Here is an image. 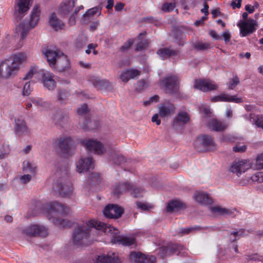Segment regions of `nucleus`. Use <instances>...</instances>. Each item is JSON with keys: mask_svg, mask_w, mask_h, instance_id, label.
Segmentation results:
<instances>
[{"mask_svg": "<svg viewBox=\"0 0 263 263\" xmlns=\"http://www.w3.org/2000/svg\"><path fill=\"white\" fill-rule=\"evenodd\" d=\"M102 230L105 233H111L112 236L110 242L113 244L118 243L125 246H130L136 242L133 237H125L119 234V231L114 227L101 221L90 220L83 225L78 226L72 234L73 243L76 245H87L89 242L90 231L92 229Z\"/></svg>", "mask_w": 263, "mask_h": 263, "instance_id": "obj_1", "label": "nucleus"}, {"mask_svg": "<svg viewBox=\"0 0 263 263\" xmlns=\"http://www.w3.org/2000/svg\"><path fill=\"white\" fill-rule=\"evenodd\" d=\"M26 59V55L25 53H18L2 62L0 64V77L7 79L14 74Z\"/></svg>", "mask_w": 263, "mask_h": 263, "instance_id": "obj_2", "label": "nucleus"}, {"mask_svg": "<svg viewBox=\"0 0 263 263\" xmlns=\"http://www.w3.org/2000/svg\"><path fill=\"white\" fill-rule=\"evenodd\" d=\"M49 211L47 213V217L49 219H52L53 222L59 227L64 228H69L71 227V222L68 220L61 218H53L51 216V212H54L62 214H66L68 212V208L58 201H53L48 205Z\"/></svg>", "mask_w": 263, "mask_h": 263, "instance_id": "obj_3", "label": "nucleus"}, {"mask_svg": "<svg viewBox=\"0 0 263 263\" xmlns=\"http://www.w3.org/2000/svg\"><path fill=\"white\" fill-rule=\"evenodd\" d=\"M39 7L38 6H35L30 15L29 24L27 23L21 22L16 26V32H20L21 39H24L30 28L35 27L39 20Z\"/></svg>", "mask_w": 263, "mask_h": 263, "instance_id": "obj_4", "label": "nucleus"}, {"mask_svg": "<svg viewBox=\"0 0 263 263\" xmlns=\"http://www.w3.org/2000/svg\"><path fill=\"white\" fill-rule=\"evenodd\" d=\"M160 86L165 93L168 95L177 94L179 89V81L177 76L168 75L161 80Z\"/></svg>", "mask_w": 263, "mask_h": 263, "instance_id": "obj_5", "label": "nucleus"}, {"mask_svg": "<svg viewBox=\"0 0 263 263\" xmlns=\"http://www.w3.org/2000/svg\"><path fill=\"white\" fill-rule=\"evenodd\" d=\"M61 55L55 61V66L51 68L55 69L60 73H63L66 77H71L72 69L69 61L64 53H61Z\"/></svg>", "mask_w": 263, "mask_h": 263, "instance_id": "obj_6", "label": "nucleus"}, {"mask_svg": "<svg viewBox=\"0 0 263 263\" xmlns=\"http://www.w3.org/2000/svg\"><path fill=\"white\" fill-rule=\"evenodd\" d=\"M31 0H15V21L19 22L25 16L29 10L32 4Z\"/></svg>", "mask_w": 263, "mask_h": 263, "instance_id": "obj_7", "label": "nucleus"}, {"mask_svg": "<svg viewBox=\"0 0 263 263\" xmlns=\"http://www.w3.org/2000/svg\"><path fill=\"white\" fill-rule=\"evenodd\" d=\"M53 191L55 194H58L59 196L67 197L71 195L73 187L71 182L69 180L66 181L64 183H62L61 180L58 179L53 186Z\"/></svg>", "mask_w": 263, "mask_h": 263, "instance_id": "obj_8", "label": "nucleus"}, {"mask_svg": "<svg viewBox=\"0 0 263 263\" xmlns=\"http://www.w3.org/2000/svg\"><path fill=\"white\" fill-rule=\"evenodd\" d=\"M194 146L197 151L203 152L208 150L209 147L214 146V142L211 136L202 135L197 138Z\"/></svg>", "mask_w": 263, "mask_h": 263, "instance_id": "obj_9", "label": "nucleus"}, {"mask_svg": "<svg viewBox=\"0 0 263 263\" xmlns=\"http://www.w3.org/2000/svg\"><path fill=\"white\" fill-rule=\"evenodd\" d=\"M123 213L124 209L115 204H107L103 210L104 216L111 219H118L121 217Z\"/></svg>", "mask_w": 263, "mask_h": 263, "instance_id": "obj_10", "label": "nucleus"}, {"mask_svg": "<svg viewBox=\"0 0 263 263\" xmlns=\"http://www.w3.org/2000/svg\"><path fill=\"white\" fill-rule=\"evenodd\" d=\"M81 143L87 150L93 152L98 155L103 154L105 151L103 144L100 141L95 140L84 139L81 141Z\"/></svg>", "mask_w": 263, "mask_h": 263, "instance_id": "obj_11", "label": "nucleus"}, {"mask_svg": "<svg viewBox=\"0 0 263 263\" xmlns=\"http://www.w3.org/2000/svg\"><path fill=\"white\" fill-rule=\"evenodd\" d=\"M47 231L48 230L45 227L39 224L29 226L23 230L27 235L34 237H45L48 234Z\"/></svg>", "mask_w": 263, "mask_h": 263, "instance_id": "obj_12", "label": "nucleus"}, {"mask_svg": "<svg viewBox=\"0 0 263 263\" xmlns=\"http://www.w3.org/2000/svg\"><path fill=\"white\" fill-rule=\"evenodd\" d=\"M256 22L253 19L250 18L247 21H240L238 24L240 30V34L242 36H246L252 33L255 30V25Z\"/></svg>", "mask_w": 263, "mask_h": 263, "instance_id": "obj_13", "label": "nucleus"}, {"mask_svg": "<svg viewBox=\"0 0 263 263\" xmlns=\"http://www.w3.org/2000/svg\"><path fill=\"white\" fill-rule=\"evenodd\" d=\"M14 130L18 136H22L29 133V128L23 117L20 116L15 119Z\"/></svg>", "mask_w": 263, "mask_h": 263, "instance_id": "obj_14", "label": "nucleus"}, {"mask_svg": "<svg viewBox=\"0 0 263 263\" xmlns=\"http://www.w3.org/2000/svg\"><path fill=\"white\" fill-rule=\"evenodd\" d=\"M129 259L131 261L136 263H154L156 261L154 256L145 255L141 252H135L130 253Z\"/></svg>", "mask_w": 263, "mask_h": 263, "instance_id": "obj_15", "label": "nucleus"}, {"mask_svg": "<svg viewBox=\"0 0 263 263\" xmlns=\"http://www.w3.org/2000/svg\"><path fill=\"white\" fill-rule=\"evenodd\" d=\"M251 167L250 164L247 160H242L238 162H234L230 168V171L236 174L238 176Z\"/></svg>", "mask_w": 263, "mask_h": 263, "instance_id": "obj_16", "label": "nucleus"}, {"mask_svg": "<svg viewBox=\"0 0 263 263\" xmlns=\"http://www.w3.org/2000/svg\"><path fill=\"white\" fill-rule=\"evenodd\" d=\"M61 53L63 52L58 49H52L50 48H47L44 51H43L50 67L55 66V61L61 55Z\"/></svg>", "mask_w": 263, "mask_h": 263, "instance_id": "obj_17", "label": "nucleus"}, {"mask_svg": "<svg viewBox=\"0 0 263 263\" xmlns=\"http://www.w3.org/2000/svg\"><path fill=\"white\" fill-rule=\"evenodd\" d=\"M72 139L70 137L60 138L57 143V147L62 154L69 155L72 147Z\"/></svg>", "mask_w": 263, "mask_h": 263, "instance_id": "obj_18", "label": "nucleus"}, {"mask_svg": "<svg viewBox=\"0 0 263 263\" xmlns=\"http://www.w3.org/2000/svg\"><path fill=\"white\" fill-rule=\"evenodd\" d=\"M194 87L203 92L216 90L217 88V86L214 83L204 80H195Z\"/></svg>", "mask_w": 263, "mask_h": 263, "instance_id": "obj_19", "label": "nucleus"}, {"mask_svg": "<svg viewBox=\"0 0 263 263\" xmlns=\"http://www.w3.org/2000/svg\"><path fill=\"white\" fill-rule=\"evenodd\" d=\"M132 187V183L128 182H121L117 183L113 189V194L114 196L119 198L120 195L126 192H130Z\"/></svg>", "mask_w": 263, "mask_h": 263, "instance_id": "obj_20", "label": "nucleus"}, {"mask_svg": "<svg viewBox=\"0 0 263 263\" xmlns=\"http://www.w3.org/2000/svg\"><path fill=\"white\" fill-rule=\"evenodd\" d=\"M77 168L79 173L87 172L94 168L92 159L90 157L81 159L77 164Z\"/></svg>", "mask_w": 263, "mask_h": 263, "instance_id": "obj_21", "label": "nucleus"}, {"mask_svg": "<svg viewBox=\"0 0 263 263\" xmlns=\"http://www.w3.org/2000/svg\"><path fill=\"white\" fill-rule=\"evenodd\" d=\"M53 78V74L50 72L44 73L42 76L44 86L50 91L53 90L57 86V83Z\"/></svg>", "mask_w": 263, "mask_h": 263, "instance_id": "obj_22", "label": "nucleus"}, {"mask_svg": "<svg viewBox=\"0 0 263 263\" xmlns=\"http://www.w3.org/2000/svg\"><path fill=\"white\" fill-rule=\"evenodd\" d=\"M182 250L183 246L177 243H173L161 248L160 253L161 256L164 257L166 256L171 255Z\"/></svg>", "mask_w": 263, "mask_h": 263, "instance_id": "obj_23", "label": "nucleus"}, {"mask_svg": "<svg viewBox=\"0 0 263 263\" xmlns=\"http://www.w3.org/2000/svg\"><path fill=\"white\" fill-rule=\"evenodd\" d=\"M140 73V71L138 69H127L122 72L120 78L123 82L127 83L130 79L138 77Z\"/></svg>", "mask_w": 263, "mask_h": 263, "instance_id": "obj_24", "label": "nucleus"}, {"mask_svg": "<svg viewBox=\"0 0 263 263\" xmlns=\"http://www.w3.org/2000/svg\"><path fill=\"white\" fill-rule=\"evenodd\" d=\"M74 6V1L65 0L60 4L59 8V12L61 15H68L71 12Z\"/></svg>", "mask_w": 263, "mask_h": 263, "instance_id": "obj_25", "label": "nucleus"}, {"mask_svg": "<svg viewBox=\"0 0 263 263\" xmlns=\"http://www.w3.org/2000/svg\"><path fill=\"white\" fill-rule=\"evenodd\" d=\"M68 116L61 111H57L52 117L54 124L59 127H64L68 121Z\"/></svg>", "mask_w": 263, "mask_h": 263, "instance_id": "obj_26", "label": "nucleus"}, {"mask_svg": "<svg viewBox=\"0 0 263 263\" xmlns=\"http://www.w3.org/2000/svg\"><path fill=\"white\" fill-rule=\"evenodd\" d=\"M96 263H119L120 260L115 253L111 255L98 256L96 260Z\"/></svg>", "mask_w": 263, "mask_h": 263, "instance_id": "obj_27", "label": "nucleus"}, {"mask_svg": "<svg viewBox=\"0 0 263 263\" xmlns=\"http://www.w3.org/2000/svg\"><path fill=\"white\" fill-rule=\"evenodd\" d=\"M175 107L170 102L166 104H161L159 106V115L161 117H165L174 112Z\"/></svg>", "mask_w": 263, "mask_h": 263, "instance_id": "obj_28", "label": "nucleus"}, {"mask_svg": "<svg viewBox=\"0 0 263 263\" xmlns=\"http://www.w3.org/2000/svg\"><path fill=\"white\" fill-rule=\"evenodd\" d=\"M49 22L51 27L55 31L62 29L64 26V24L59 19L54 12L50 15Z\"/></svg>", "mask_w": 263, "mask_h": 263, "instance_id": "obj_29", "label": "nucleus"}, {"mask_svg": "<svg viewBox=\"0 0 263 263\" xmlns=\"http://www.w3.org/2000/svg\"><path fill=\"white\" fill-rule=\"evenodd\" d=\"M83 124L82 127L84 129L92 130L97 128L99 125V122L96 119L92 120L89 117L88 118L83 117Z\"/></svg>", "mask_w": 263, "mask_h": 263, "instance_id": "obj_30", "label": "nucleus"}, {"mask_svg": "<svg viewBox=\"0 0 263 263\" xmlns=\"http://www.w3.org/2000/svg\"><path fill=\"white\" fill-rule=\"evenodd\" d=\"M98 12L99 15L101 14V10L99 7H95L89 9L83 14L82 22L84 24H88Z\"/></svg>", "mask_w": 263, "mask_h": 263, "instance_id": "obj_31", "label": "nucleus"}, {"mask_svg": "<svg viewBox=\"0 0 263 263\" xmlns=\"http://www.w3.org/2000/svg\"><path fill=\"white\" fill-rule=\"evenodd\" d=\"M178 51L170 48H163L158 49L157 53L163 59L165 60L171 57L176 56Z\"/></svg>", "mask_w": 263, "mask_h": 263, "instance_id": "obj_32", "label": "nucleus"}, {"mask_svg": "<svg viewBox=\"0 0 263 263\" xmlns=\"http://www.w3.org/2000/svg\"><path fill=\"white\" fill-rule=\"evenodd\" d=\"M190 117L186 112H180L174 120L173 126H177L180 123L181 124H186L190 121Z\"/></svg>", "mask_w": 263, "mask_h": 263, "instance_id": "obj_33", "label": "nucleus"}, {"mask_svg": "<svg viewBox=\"0 0 263 263\" xmlns=\"http://www.w3.org/2000/svg\"><path fill=\"white\" fill-rule=\"evenodd\" d=\"M196 200L202 204H211L213 202L212 199L209 195L204 193H198L195 195Z\"/></svg>", "mask_w": 263, "mask_h": 263, "instance_id": "obj_34", "label": "nucleus"}, {"mask_svg": "<svg viewBox=\"0 0 263 263\" xmlns=\"http://www.w3.org/2000/svg\"><path fill=\"white\" fill-rule=\"evenodd\" d=\"M111 161L117 165H120L126 161L124 156L117 152H111Z\"/></svg>", "mask_w": 263, "mask_h": 263, "instance_id": "obj_35", "label": "nucleus"}, {"mask_svg": "<svg viewBox=\"0 0 263 263\" xmlns=\"http://www.w3.org/2000/svg\"><path fill=\"white\" fill-rule=\"evenodd\" d=\"M184 204L178 200H173L169 202L166 206V211L167 212L172 213L176 210H179L183 208Z\"/></svg>", "mask_w": 263, "mask_h": 263, "instance_id": "obj_36", "label": "nucleus"}, {"mask_svg": "<svg viewBox=\"0 0 263 263\" xmlns=\"http://www.w3.org/2000/svg\"><path fill=\"white\" fill-rule=\"evenodd\" d=\"M209 126L216 132L222 131L226 128L224 124L216 119L212 120L209 123Z\"/></svg>", "mask_w": 263, "mask_h": 263, "instance_id": "obj_37", "label": "nucleus"}, {"mask_svg": "<svg viewBox=\"0 0 263 263\" xmlns=\"http://www.w3.org/2000/svg\"><path fill=\"white\" fill-rule=\"evenodd\" d=\"M129 193L133 197L138 198L143 196L144 191V189L142 187L132 184Z\"/></svg>", "mask_w": 263, "mask_h": 263, "instance_id": "obj_38", "label": "nucleus"}, {"mask_svg": "<svg viewBox=\"0 0 263 263\" xmlns=\"http://www.w3.org/2000/svg\"><path fill=\"white\" fill-rule=\"evenodd\" d=\"M211 211L213 213H217L220 215H231L234 213V210H229L228 209L223 208L220 206H214L211 208Z\"/></svg>", "mask_w": 263, "mask_h": 263, "instance_id": "obj_39", "label": "nucleus"}, {"mask_svg": "<svg viewBox=\"0 0 263 263\" xmlns=\"http://www.w3.org/2000/svg\"><path fill=\"white\" fill-rule=\"evenodd\" d=\"M93 85L98 88L103 89L106 88L108 85V82L105 80H100L98 78H94L91 80Z\"/></svg>", "mask_w": 263, "mask_h": 263, "instance_id": "obj_40", "label": "nucleus"}, {"mask_svg": "<svg viewBox=\"0 0 263 263\" xmlns=\"http://www.w3.org/2000/svg\"><path fill=\"white\" fill-rule=\"evenodd\" d=\"M211 45L208 43L197 41L193 43V48L198 51H204L210 48Z\"/></svg>", "mask_w": 263, "mask_h": 263, "instance_id": "obj_41", "label": "nucleus"}, {"mask_svg": "<svg viewBox=\"0 0 263 263\" xmlns=\"http://www.w3.org/2000/svg\"><path fill=\"white\" fill-rule=\"evenodd\" d=\"M31 101L34 105L42 108H46L49 106V103L41 98H32Z\"/></svg>", "mask_w": 263, "mask_h": 263, "instance_id": "obj_42", "label": "nucleus"}, {"mask_svg": "<svg viewBox=\"0 0 263 263\" xmlns=\"http://www.w3.org/2000/svg\"><path fill=\"white\" fill-rule=\"evenodd\" d=\"M101 179V176L100 174L92 172L89 174L88 176V181L90 184H93L98 183L100 182Z\"/></svg>", "mask_w": 263, "mask_h": 263, "instance_id": "obj_43", "label": "nucleus"}, {"mask_svg": "<svg viewBox=\"0 0 263 263\" xmlns=\"http://www.w3.org/2000/svg\"><path fill=\"white\" fill-rule=\"evenodd\" d=\"M88 112V106L86 104H84L82 106L79 108L77 110L78 114L81 116V118L80 119V122L82 121L83 117L88 118V116H86Z\"/></svg>", "mask_w": 263, "mask_h": 263, "instance_id": "obj_44", "label": "nucleus"}, {"mask_svg": "<svg viewBox=\"0 0 263 263\" xmlns=\"http://www.w3.org/2000/svg\"><path fill=\"white\" fill-rule=\"evenodd\" d=\"M70 95V93L68 91L65 89H61L58 91V100L61 103L63 101L67 99Z\"/></svg>", "mask_w": 263, "mask_h": 263, "instance_id": "obj_45", "label": "nucleus"}, {"mask_svg": "<svg viewBox=\"0 0 263 263\" xmlns=\"http://www.w3.org/2000/svg\"><path fill=\"white\" fill-rule=\"evenodd\" d=\"M254 168L257 170L263 169V153L256 157Z\"/></svg>", "mask_w": 263, "mask_h": 263, "instance_id": "obj_46", "label": "nucleus"}, {"mask_svg": "<svg viewBox=\"0 0 263 263\" xmlns=\"http://www.w3.org/2000/svg\"><path fill=\"white\" fill-rule=\"evenodd\" d=\"M240 83L239 78L237 76H235L232 79L229 81V84L228 88L230 90L234 89L237 85Z\"/></svg>", "mask_w": 263, "mask_h": 263, "instance_id": "obj_47", "label": "nucleus"}, {"mask_svg": "<svg viewBox=\"0 0 263 263\" xmlns=\"http://www.w3.org/2000/svg\"><path fill=\"white\" fill-rule=\"evenodd\" d=\"M247 233H246L245 231L244 230H239L238 231L236 232H233L231 233V236H230V240L231 242H234L235 240H236V237L237 236H243L245 235H246Z\"/></svg>", "mask_w": 263, "mask_h": 263, "instance_id": "obj_48", "label": "nucleus"}, {"mask_svg": "<svg viewBox=\"0 0 263 263\" xmlns=\"http://www.w3.org/2000/svg\"><path fill=\"white\" fill-rule=\"evenodd\" d=\"M23 171L27 172L34 173V168L28 161H24L23 163Z\"/></svg>", "mask_w": 263, "mask_h": 263, "instance_id": "obj_49", "label": "nucleus"}, {"mask_svg": "<svg viewBox=\"0 0 263 263\" xmlns=\"http://www.w3.org/2000/svg\"><path fill=\"white\" fill-rule=\"evenodd\" d=\"M184 34L180 32H177L175 34L176 42L180 46H183L185 43Z\"/></svg>", "mask_w": 263, "mask_h": 263, "instance_id": "obj_50", "label": "nucleus"}, {"mask_svg": "<svg viewBox=\"0 0 263 263\" xmlns=\"http://www.w3.org/2000/svg\"><path fill=\"white\" fill-rule=\"evenodd\" d=\"M228 95L226 93H222L219 96H215L212 98V100L214 102L217 101H224V102H228L229 100H228Z\"/></svg>", "mask_w": 263, "mask_h": 263, "instance_id": "obj_51", "label": "nucleus"}, {"mask_svg": "<svg viewBox=\"0 0 263 263\" xmlns=\"http://www.w3.org/2000/svg\"><path fill=\"white\" fill-rule=\"evenodd\" d=\"M175 7V3H165L163 4L162 7V10L165 12H170L172 11Z\"/></svg>", "mask_w": 263, "mask_h": 263, "instance_id": "obj_52", "label": "nucleus"}, {"mask_svg": "<svg viewBox=\"0 0 263 263\" xmlns=\"http://www.w3.org/2000/svg\"><path fill=\"white\" fill-rule=\"evenodd\" d=\"M32 90V89L30 87V82H26L23 87V95L28 96L31 93Z\"/></svg>", "mask_w": 263, "mask_h": 263, "instance_id": "obj_53", "label": "nucleus"}, {"mask_svg": "<svg viewBox=\"0 0 263 263\" xmlns=\"http://www.w3.org/2000/svg\"><path fill=\"white\" fill-rule=\"evenodd\" d=\"M133 44V41L129 40L127 42L125 43L121 47L120 50L125 52L129 49Z\"/></svg>", "mask_w": 263, "mask_h": 263, "instance_id": "obj_54", "label": "nucleus"}, {"mask_svg": "<svg viewBox=\"0 0 263 263\" xmlns=\"http://www.w3.org/2000/svg\"><path fill=\"white\" fill-rule=\"evenodd\" d=\"M159 96L155 95L154 96L151 97L148 100L144 101L143 104L145 106L149 105L152 103L158 102L159 101Z\"/></svg>", "mask_w": 263, "mask_h": 263, "instance_id": "obj_55", "label": "nucleus"}, {"mask_svg": "<svg viewBox=\"0 0 263 263\" xmlns=\"http://www.w3.org/2000/svg\"><path fill=\"white\" fill-rule=\"evenodd\" d=\"M148 42H147V41H142L137 45V46L135 48V50L137 51H141L142 50L146 48Z\"/></svg>", "mask_w": 263, "mask_h": 263, "instance_id": "obj_56", "label": "nucleus"}, {"mask_svg": "<svg viewBox=\"0 0 263 263\" xmlns=\"http://www.w3.org/2000/svg\"><path fill=\"white\" fill-rule=\"evenodd\" d=\"M228 102H234L236 103H239L242 102V98H238L236 95L228 96Z\"/></svg>", "mask_w": 263, "mask_h": 263, "instance_id": "obj_57", "label": "nucleus"}, {"mask_svg": "<svg viewBox=\"0 0 263 263\" xmlns=\"http://www.w3.org/2000/svg\"><path fill=\"white\" fill-rule=\"evenodd\" d=\"M146 87V82L144 80L142 79L137 82V87L136 89L138 91H141Z\"/></svg>", "mask_w": 263, "mask_h": 263, "instance_id": "obj_58", "label": "nucleus"}, {"mask_svg": "<svg viewBox=\"0 0 263 263\" xmlns=\"http://www.w3.org/2000/svg\"><path fill=\"white\" fill-rule=\"evenodd\" d=\"M246 146L245 145H236L233 147V149L235 152L242 153L246 151Z\"/></svg>", "mask_w": 263, "mask_h": 263, "instance_id": "obj_59", "label": "nucleus"}, {"mask_svg": "<svg viewBox=\"0 0 263 263\" xmlns=\"http://www.w3.org/2000/svg\"><path fill=\"white\" fill-rule=\"evenodd\" d=\"M9 152L6 149V147L4 145H1L0 146V159H3L7 155Z\"/></svg>", "mask_w": 263, "mask_h": 263, "instance_id": "obj_60", "label": "nucleus"}, {"mask_svg": "<svg viewBox=\"0 0 263 263\" xmlns=\"http://www.w3.org/2000/svg\"><path fill=\"white\" fill-rule=\"evenodd\" d=\"M255 124L258 127H261L263 129V117H258L255 122Z\"/></svg>", "mask_w": 263, "mask_h": 263, "instance_id": "obj_61", "label": "nucleus"}, {"mask_svg": "<svg viewBox=\"0 0 263 263\" xmlns=\"http://www.w3.org/2000/svg\"><path fill=\"white\" fill-rule=\"evenodd\" d=\"M226 43H228L231 39V35L229 31L224 32L222 34Z\"/></svg>", "mask_w": 263, "mask_h": 263, "instance_id": "obj_62", "label": "nucleus"}, {"mask_svg": "<svg viewBox=\"0 0 263 263\" xmlns=\"http://www.w3.org/2000/svg\"><path fill=\"white\" fill-rule=\"evenodd\" d=\"M31 179V176L30 175H24L21 177L22 182L24 183H28Z\"/></svg>", "mask_w": 263, "mask_h": 263, "instance_id": "obj_63", "label": "nucleus"}, {"mask_svg": "<svg viewBox=\"0 0 263 263\" xmlns=\"http://www.w3.org/2000/svg\"><path fill=\"white\" fill-rule=\"evenodd\" d=\"M136 205L138 208L142 210L146 211L148 210V205L144 203H142L140 201H137L136 202Z\"/></svg>", "mask_w": 263, "mask_h": 263, "instance_id": "obj_64", "label": "nucleus"}]
</instances>
